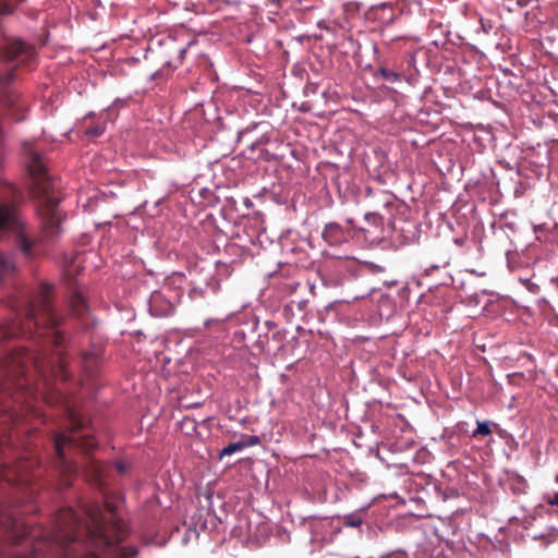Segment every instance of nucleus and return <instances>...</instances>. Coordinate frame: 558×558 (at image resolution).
Listing matches in <instances>:
<instances>
[{
    "label": "nucleus",
    "mask_w": 558,
    "mask_h": 558,
    "mask_svg": "<svg viewBox=\"0 0 558 558\" xmlns=\"http://www.w3.org/2000/svg\"><path fill=\"white\" fill-rule=\"evenodd\" d=\"M61 322L51 303L50 287L44 284L16 310V319L0 326V340L29 337L40 344V350L22 348L0 362V434L5 435L19 421L16 404L27 402L35 395L27 376L28 365L43 377L50 374L61 380L69 379L66 338L60 329Z\"/></svg>",
    "instance_id": "nucleus-1"
},
{
    "label": "nucleus",
    "mask_w": 558,
    "mask_h": 558,
    "mask_svg": "<svg viewBox=\"0 0 558 558\" xmlns=\"http://www.w3.org/2000/svg\"><path fill=\"white\" fill-rule=\"evenodd\" d=\"M26 169L29 177V190L37 199V215L40 221V234L31 235L20 220L16 204L22 201L21 192L12 184L4 183L0 187V233H15L16 250L27 260H33L45 253V245L57 239L63 231L65 219L59 209L60 197L56 194L52 178L40 154L34 150L29 142L25 143Z\"/></svg>",
    "instance_id": "nucleus-2"
},
{
    "label": "nucleus",
    "mask_w": 558,
    "mask_h": 558,
    "mask_svg": "<svg viewBox=\"0 0 558 558\" xmlns=\"http://www.w3.org/2000/svg\"><path fill=\"white\" fill-rule=\"evenodd\" d=\"M95 447L96 441L94 437L89 435L77 437L60 433L54 437V450L57 453L56 466L64 477L63 481L65 485L71 484L70 476L76 472V466L66 459V449H80L84 453H89Z\"/></svg>",
    "instance_id": "nucleus-3"
},
{
    "label": "nucleus",
    "mask_w": 558,
    "mask_h": 558,
    "mask_svg": "<svg viewBox=\"0 0 558 558\" xmlns=\"http://www.w3.org/2000/svg\"><path fill=\"white\" fill-rule=\"evenodd\" d=\"M88 517L90 526H87V531L90 535L104 538L107 545L124 539L126 530L121 522L105 518L99 509L90 510Z\"/></svg>",
    "instance_id": "nucleus-4"
},
{
    "label": "nucleus",
    "mask_w": 558,
    "mask_h": 558,
    "mask_svg": "<svg viewBox=\"0 0 558 558\" xmlns=\"http://www.w3.org/2000/svg\"><path fill=\"white\" fill-rule=\"evenodd\" d=\"M108 120L109 113L88 114L84 118L80 132L88 137H100L106 132Z\"/></svg>",
    "instance_id": "nucleus-5"
},
{
    "label": "nucleus",
    "mask_w": 558,
    "mask_h": 558,
    "mask_svg": "<svg viewBox=\"0 0 558 558\" xmlns=\"http://www.w3.org/2000/svg\"><path fill=\"white\" fill-rule=\"evenodd\" d=\"M59 520L60 531L69 530V533L65 535L66 545L75 543L78 539V536L74 533V530L80 525L76 512L71 508L65 509L60 513Z\"/></svg>",
    "instance_id": "nucleus-6"
},
{
    "label": "nucleus",
    "mask_w": 558,
    "mask_h": 558,
    "mask_svg": "<svg viewBox=\"0 0 558 558\" xmlns=\"http://www.w3.org/2000/svg\"><path fill=\"white\" fill-rule=\"evenodd\" d=\"M149 312L156 317H167L174 312V305L162 293L154 292L149 299Z\"/></svg>",
    "instance_id": "nucleus-7"
},
{
    "label": "nucleus",
    "mask_w": 558,
    "mask_h": 558,
    "mask_svg": "<svg viewBox=\"0 0 558 558\" xmlns=\"http://www.w3.org/2000/svg\"><path fill=\"white\" fill-rule=\"evenodd\" d=\"M393 194L386 191L375 193L369 197V206L373 208V211L366 214V219L379 217L381 209H387L389 206L393 205Z\"/></svg>",
    "instance_id": "nucleus-8"
},
{
    "label": "nucleus",
    "mask_w": 558,
    "mask_h": 558,
    "mask_svg": "<svg viewBox=\"0 0 558 558\" xmlns=\"http://www.w3.org/2000/svg\"><path fill=\"white\" fill-rule=\"evenodd\" d=\"M323 239L331 246L340 245L348 240L349 234L337 222H329L323 230Z\"/></svg>",
    "instance_id": "nucleus-9"
},
{
    "label": "nucleus",
    "mask_w": 558,
    "mask_h": 558,
    "mask_svg": "<svg viewBox=\"0 0 558 558\" xmlns=\"http://www.w3.org/2000/svg\"><path fill=\"white\" fill-rule=\"evenodd\" d=\"M34 53V49L21 40H12L7 44L3 56L9 60H17L22 56L31 58Z\"/></svg>",
    "instance_id": "nucleus-10"
},
{
    "label": "nucleus",
    "mask_w": 558,
    "mask_h": 558,
    "mask_svg": "<svg viewBox=\"0 0 558 558\" xmlns=\"http://www.w3.org/2000/svg\"><path fill=\"white\" fill-rule=\"evenodd\" d=\"M70 308L72 315L78 319H85L88 315V306L85 298L80 291H74L70 299Z\"/></svg>",
    "instance_id": "nucleus-11"
},
{
    "label": "nucleus",
    "mask_w": 558,
    "mask_h": 558,
    "mask_svg": "<svg viewBox=\"0 0 558 558\" xmlns=\"http://www.w3.org/2000/svg\"><path fill=\"white\" fill-rule=\"evenodd\" d=\"M104 472V465L98 461L92 460L86 465V476L88 481L98 486L105 484Z\"/></svg>",
    "instance_id": "nucleus-12"
},
{
    "label": "nucleus",
    "mask_w": 558,
    "mask_h": 558,
    "mask_svg": "<svg viewBox=\"0 0 558 558\" xmlns=\"http://www.w3.org/2000/svg\"><path fill=\"white\" fill-rule=\"evenodd\" d=\"M99 361V352H83L82 353V362L84 364V367L88 372H93L94 367L97 366Z\"/></svg>",
    "instance_id": "nucleus-13"
},
{
    "label": "nucleus",
    "mask_w": 558,
    "mask_h": 558,
    "mask_svg": "<svg viewBox=\"0 0 558 558\" xmlns=\"http://www.w3.org/2000/svg\"><path fill=\"white\" fill-rule=\"evenodd\" d=\"M22 0H0V14H10Z\"/></svg>",
    "instance_id": "nucleus-14"
},
{
    "label": "nucleus",
    "mask_w": 558,
    "mask_h": 558,
    "mask_svg": "<svg viewBox=\"0 0 558 558\" xmlns=\"http://www.w3.org/2000/svg\"><path fill=\"white\" fill-rule=\"evenodd\" d=\"M242 449H244L242 441L231 442L220 451V458L225 456H231L234 452L241 451Z\"/></svg>",
    "instance_id": "nucleus-15"
},
{
    "label": "nucleus",
    "mask_w": 558,
    "mask_h": 558,
    "mask_svg": "<svg viewBox=\"0 0 558 558\" xmlns=\"http://www.w3.org/2000/svg\"><path fill=\"white\" fill-rule=\"evenodd\" d=\"M492 434L488 422H477V428L473 432L472 437L488 436Z\"/></svg>",
    "instance_id": "nucleus-16"
},
{
    "label": "nucleus",
    "mask_w": 558,
    "mask_h": 558,
    "mask_svg": "<svg viewBox=\"0 0 558 558\" xmlns=\"http://www.w3.org/2000/svg\"><path fill=\"white\" fill-rule=\"evenodd\" d=\"M379 73L381 77L388 82L395 83L398 82L401 77V75L392 70H389L387 68H380Z\"/></svg>",
    "instance_id": "nucleus-17"
},
{
    "label": "nucleus",
    "mask_w": 558,
    "mask_h": 558,
    "mask_svg": "<svg viewBox=\"0 0 558 558\" xmlns=\"http://www.w3.org/2000/svg\"><path fill=\"white\" fill-rule=\"evenodd\" d=\"M120 550L123 558H131L137 555V549L134 546L121 547Z\"/></svg>",
    "instance_id": "nucleus-18"
},
{
    "label": "nucleus",
    "mask_w": 558,
    "mask_h": 558,
    "mask_svg": "<svg viewBox=\"0 0 558 558\" xmlns=\"http://www.w3.org/2000/svg\"><path fill=\"white\" fill-rule=\"evenodd\" d=\"M70 421L72 425V432L83 428V423L73 413H70Z\"/></svg>",
    "instance_id": "nucleus-19"
},
{
    "label": "nucleus",
    "mask_w": 558,
    "mask_h": 558,
    "mask_svg": "<svg viewBox=\"0 0 558 558\" xmlns=\"http://www.w3.org/2000/svg\"><path fill=\"white\" fill-rule=\"evenodd\" d=\"M242 442L244 445V448L245 447H251V446H256V445L259 444V437L258 436H254V435L246 436V440L242 441Z\"/></svg>",
    "instance_id": "nucleus-20"
},
{
    "label": "nucleus",
    "mask_w": 558,
    "mask_h": 558,
    "mask_svg": "<svg viewBox=\"0 0 558 558\" xmlns=\"http://www.w3.org/2000/svg\"><path fill=\"white\" fill-rule=\"evenodd\" d=\"M196 43L194 40L190 41L186 47L180 49V52H179V56H178V59H179V63H182V61L184 60L185 58V53L187 51V49H190L192 46H194Z\"/></svg>",
    "instance_id": "nucleus-21"
},
{
    "label": "nucleus",
    "mask_w": 558,
    "mask_h": 558,
    "mask_svg": "<svg viewBox=\"0 0 558 558\" xmlns=\"http://www.w3.org/2000/svg\"><path fill=\"white\" fill-rule=\"evenodd\" d=\"M546 501L550 506H558V492L555 493L553 496L548 497Z\"/></svg>",
    "instance_id": "nucleus-22"
},
{
    "label": "nucleus",
    "mask_w": 558,
    "mask_h": 558,
    "mask_svg": "<svg viewBox=\"0 0 558 558\" xmlns=\"http://www.w3.org/2000/svg\"><path fill=\"white\" fill-rule=\"evenodd\" d=\"M362 523V520L356 518V519H350L347 521V525L349 526H353V527H356V526H360Z\"/></svg>",
    "instance_id": "nucleus-23"
},
{
    "label": "nucleus",
    "mask_w": 558,
    "mask_h": 558,
    "mask_svg": "<svg viewBox=\"0 0 558 558\" xmlns=\"http://www.w3.org/2000/svg\"><path fill=\"white\" fill-rule=\"evenodd\" d=\"M105 507H106V510H107L108 513H110L112 515L114 514L116 506L112 502L106 501Z\"/></svg>",
    "instance_id": "nucleus-24"
},
{
    "label": "nucleus",
    "mask_w": 558,
    "mask_h": 558,
    "mask_svg": "<svg viewBox=\"0 0 558 558\" xmlns=\"http://www.w3.org/2000/svg\"><path fill=\"white\" fill-rule=\"evenodd\" d=\"M116 469L119 473H124L126 471V465L122 462H118L116 464Z\"/></svg>",
    "instance_id": "nucleus-25"
},
{
    "label": "nucleus",
    "mask_w": 558,
    "mask_h": 558,
    "mask_svg": "<svg viewBox=\"0 0 558 558\" xmlns=\"http://www.w3.org/2000/svg\"><path fill=\"white\" fill-rule=\"evenodd\" d=\"M218 322H219L218 319H207L205 322V326L210 327L211 325L217 324Z\"/></svg>",
    "instance_id": "nucleus-26"
},
{
    "label": "nucleus",
    "mask_w": 558,
    "mask_h": 558,
    "mask_svg": "<svg viewBox=\"0 0 558 558\" xmlns=\"http://www.w3.org/2000/svg\"><path fill=\"white\" fill-rule=\"evenodd\" d=\"M529 3V0H518V4L520 5H526Z\"/></svg>",
    "instance_id": "nucleus-27"
},
{
    "label": "nucleus",
    "mask_w": 558,
    "mask_h": 558,
    "mask_svg": "<svg viewBox=\"0 0 558 558\" xmlns=\"http://www.w3.org/2000/svg\"><path fill=\"white\" fill-rule=\"evenodd\" d=\"M243 134H244L243 132H240V133H239V136H238V137H239L238 140H241V137H242V135H243Z\"/></svg>",
    "instance_id": "nucleus-28"
},
{
    "label": "nucleus",
    "mask_w": 558,
    "mask_h": 558,
    "mask_svg": "<svg viewBox=\"0 0 558 558\" xmlns=\"http://www.w3.org/2000/svg\"><path fill=\"white\" fill-rule=\"evenodd\" d=\"M347 222H348L349 225H352V223H353V220H352V219H348V220H347Z\"/></svg>",
    "instance_id": "nucleus-29"
},
{
    "label": "nucleus",
    "mask_w": 558,
    "mask_h": 558,
    "mask_svg": "<svg viewBox=\"0 0 558 558\" xmlns=\"http://www.w3.org/2000/svg\"><path fill=\"white\" fill-rule=\"evenodd\" d=\"M279 0H272V2H278Z\"/></svg>",
    "instance_id": "nucleus-30"
}]
</instances>
